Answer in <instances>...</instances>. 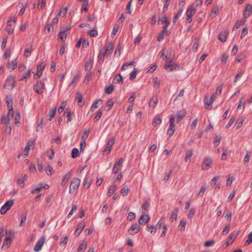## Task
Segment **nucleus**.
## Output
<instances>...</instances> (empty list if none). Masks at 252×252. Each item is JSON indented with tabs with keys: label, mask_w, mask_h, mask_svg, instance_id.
<instances>
[{
	"label": "nucleus",
	"mask_w": 252,
	"mask_h": 252,
	"mask_svg": "<svg viewBox=\"0 0 252 252\" xmlns=\"http://www.w3.org/2000/svg\"><path fill=\"white\" fill-rule=\"evenodd\" d=\"M175 126H169L168 130H167V134L170 136H171L174 133L175 131Z\"/></svg>",
	"instance_id": "52"
},
{
	"label": "nucleus",
	"mask_w": 252,
	"mask_h": 252,
	"mask_svg": "<svg viewBox=\"0 0 252 252\" xmlns=\"http://www.w3.org/2000/svg\"><path fill=\"white\" fill-rule=\"evenodd\" d=\"M80 184V180L78 178H74L72 179L70 187L69 192L72 193L74 191L78 189Z\"/></svg>",
	"instance_id": "4"
},
{
	"label": "nucleus",
	"mask_w": 252,
	"mask_h": 252,
	"mask_svg": "<svg viewBox=\"0 0 252 252\" xmlns=\"http://www.w3.org/2000/svg\"><path fill=\"white\" fill-rule=\"evenodd\" d=\"M15 86L14 77L12 76H9L5 81L3 88L7 89H12Z\"/></svg>",
	"instance_id": "2"
},
{
	"label": "nucleus",
	"mask_w": 252,
	"mask_h": 252,
	"mask_svg": "<svg viewBox=\"0 0 252 252\" xmlns=\"http://www.w3.org/2000/svg\"><path fill=\"white\" fill-rule=\"evenodd\" d=\"M13 204V201L12 200H10L7 201L5 204L3 205V206L8 210L10 209L11 207Z\"/></svg>",
	"instance_id": "44"
},
{
	"label": "nucleus",
	"mask_w": 252,
	"mask_h": 252,
	"mask_svg": "<svg viewBox=\"0 0 252 252\" xmlns=\"http://www.w3.org/2000/svg\"><path fill=\"white\" fill-rule=\"evenodd\" d=\"M182 12H183V9H181L175 14V15L174 17V19H173V24H174L176 22V21L178 19L179 17L181 16Z\"/></svg>",
	"instance_id": "48"
},
{
	"label": "nucleus",
	"mask_w": 252,
	"mask_h": 252,
	"mask_svg": "<svg viewBox=\"0 0 252 252\" xmlns=\"http://www.w3.org/2000/svg\"><path fill=\"white\" fill-rule=\"evenodd\" d=\"M228 32L225 31L222 32L219 35V39L221 42H225L227 39Z\"/></svg>",
	"instance_id": "18"
},
{
	"label": "nucleus",
	"mask_w": 252,
	"mask_h": 252,
	"mask_svg": "<svg viewBox=\"0 0 252 252\" xmlns=\"http://www.w3.org/2000/svg\"><path fill=\"white\" fill-rule=\"evenodd\" d=\"M215 98L216 96L214 94H213L209 100V103L207 102V101L208 100V98L207 97H206L205 98L204 103L207 105V107H206L207 109H211L212 108V107L211 106V107H210V106L213 103Z\"/></svg>",
	"instance_id": "15"
},
{
	"label": "nucleus",
	"mask_w": 252,
	"mask_h": 252,
	"mask_svg": "<svg viewBox=\"0 0 252 252\" xmlns=\"http://www.w3.org/2000/svg\"><path fill=\"white\" fill-rule=\"evenodd\" d=\"M186 225V221L182 220L180 221L179 225L178 226L179 229L180 230H185V226Z\"/></svg>",
	"instance_id": "40"
},
{
	"label": "nucleus",
	"mask_w": 252,
	"mask_h": 252,
	"mask_svg": "<svg viewBox=\"0 0 252 252\" xmlns=\"http://www.w3.org/2000/svg\"><path fill=\"white\" fill-rule=\"evenodd\" d=\"M105 55V54L104 53L102 50H100L98 56V63L100 64H101L103 63L104 60Z\"/></svg>",
	"instance_id": "27"
},
{
	"label": "nucleus",
	"mask_w": 252,
	"mask_h": 252,
	"mask_svg": "<svg viewBox=\"0 0 252 252\" xmlns=\"http://www.w3.org/2000/svg\"><path fill=\"white\" fill-rule=\"evenodd\" d=\"M17 65V62L15 60L14 61L11 62L9 63L8 68L13 70L16 67Z\"/></svg>",
	"instance_id": "49"
},
{
	"label": "nucleus",
	"mask_w": 252,
	"mask_h": 252,
	"mask_svg": "<svg viewBox=\"0 0 252 252\" xmlns=\"http://www.w3.org/2000/svg\"><path fill=\"white\" fill-rule=\"evenodd\" d=\"M67 34L64 33L63 31H61L58 33V37L61 40H63L64 38H66Z\"/></svg>",
	"instance_id": "59"
},
{
	"label": "nucleus",
	"mask_w": 252,
	"mask_h": 252,
	"mask_svg": "<svg viewBox=\"0 0 252 252\" xmlns=\"http://www.w3.org/2000/svg\"><path fill=\"white\" fill-rule=\"evenodd\" d=\"M56 112V108H52L49 111V113L47 115V116H48L49 117V121H51L52 120V119H53L55 117Z\"/></svg>",
	"instance_id": "31"
},
{
	"label": "nucleus",
	"mask_w": 252,
	"mask_h": 252,
	"mask_svg": "<svg viewBox=\"0 0 252 252\" xmlns=\"http://www.w3.org/2000/svg\"><path fill=\"white\" fill-rule=\"evenodd\" d=\"M116 188L117 186L116 185L111 186L109 187L108 190L107 191L108 196H110L112 194H113L115 191L116 190Z\"/></svg>",
	"instance_id": "32"
},
{
	"label": "nucleus",
	"mask_w": 252,
	"mask_h": 252,
	"mask_svg": "<svg viewBox=\"0 0 252 252\" xmlns=\"http://www.w3.org/2000/svg\"><path fill=\"white\" fill-rule=\"evenodd\" d=\"M244 118L243 117H241L237 120V122L235 124V125L236 126L237 129H238L239 128H240L242 126L243 123L244 122Z\"/></svg>",
	"instance_id": "30"
},
{
	"label": "nucleus",
	"mask_w": 252,
	"mask_h": 252,
	"mask_svg": "<svg viewBox=\"0 0 252 252\" xmlns=\"http://www.w3.org/2000/svg\"><path fill=\"white\" fill-rule=\"evenodd\" d=\"M212 164V160L210 158H205L202 165V169L203 170H207L211 167Z\"/></svg>",
	"instance_id": "11"
},
{
	"label": "nucleus",
	"mask_w": 252,
	"mask_h": 252,
	"mask_svg": "<svg viewBox=\"0 0 252 252\" xmlns=\"http://www.w3.org/2000/svg\"><path fill=\"white\" fill-rule=\"evenodd\" d=\"M79 155V150L77 148H73L71 153V157L72 158H76Z\"/></svg>",
	"instance_id": "50"
},
{
	"label": "nucleus",
	"mask_w": 252,
	"mask_h": 252,
	"mask_svg": "<svg viewBox=\"0 0 252 252\" xmlns=\"http://www.w3.org/2000/svg\"><path fill=\"white\" fill-rule=\"evenodd\" d=\"M158 102V98L157 97H153L150 101L149 102V105L150 106H152L153 107H155Z\"/></svg>",
	"instance_id": "41"
},
{
	"label": "nucleus",
	"mask_w": 252,
	"mask_h": 252,
	"mask_svg": "<svg viewBox=\"0 0 252 252\" xmlns=\"http://www.w3.org/2000/svg\"><path fill=\"white\" fill-rule=\"evenodd\" d=\"M252 13V5L248 4L246 5L243 12V16L245 19L247 18Z\"/></svg>",
	"instance_id": "7"
},
{
	"label": "nucleus",
	"mask_w": 252,
	"mask_h": 252,
	"mask_svg": "<svg viewBox=\"0 0 252 252\" xmlns=\"http://www.w3.org/2000/svg\"><path fill=\"white\" fill-rule=\"evenodd\" d=\"M147 230L149 231L152 235H155L157 230L154 225L150 226L149 224L147 225Z\"/></svg>",
	"instance_id": "34"
},
{
	"label": "nucleus",
	"mask_w": 252,
	"mask_h": 252,
	"mask_svg": "<svg viewBox=\"0 0 252 252\" xmlns=\"http://www.w3.org/2000/svg\"><path fill=\"white\" fill-rule=\"evenodd\" d=\"M32 51V45L28 44L26 45V47L25 49V56L28 57L30 56Z\"/></svg>",
	"instance_id": "23"
},
{
	"label": "nucleus",
	"mask_w": 252,
	"mask_h": 252,
	"mask_svg": "<svg viewBox=\"0 0 252 252\" xmlns=\"http://www.w3.org/2000/svg\"><path fill=\"white\" fill-rule=\"evenodd\" d=\"M45 243V237H41L36 242V244L35 245L33 250L35 252H38L40 251L42 246H43L44 244Z\"/></svg>",
	"instance_id": "5"
},
{
	"label": "nucleus",
	"mask_w": 252,
	"mask_h": 252,
	"mask_svg": "<svg viewBox=\"0 0 252 252\" xmlns=\"http://www.w3.org/2000/svg\"><path fill=\"white\" fill-rule=\"evenodd\" d=\"M236 237H237V235L235 234L231 233V234H230V235L229 236V237H228V239L225 242L226 246H228L229 245L231 244Z\"/></svg>",
	"instance_id": "24"
},
{
	"label": "nucleus",
	"mask_w": 252,
	"mask_h": 252,
	"mask_svg": "<svg viewBox=\"0 0 252 252\" xmlns=\"http://www.w3.org/2000/svg\"><path fill=\"white\" fill-rule=\"evenodd\" d=\"M5 102L7 105V108L8 111H13V100L10 96L6 95L5 96Z\"/></svg>",
	"instance_id": "10"
},
{
	"label": "nucleus",
	"mask_w": 252,
	"mask_h": 252,
	"mask_svg": "<svg viewBox=\"0 0 252 252\" xmlns=\"http://www.w3.org/2000/svg\"><path fill=\"white\" fill-rule=\"evenodd\" d=\"M137 71L135 68H134V70L133 71H132L130 73V75L129 77V80L131 81L133 80L135 78V77L137 75Z\"/></svg>",
	"instance_id": "56"
},
{
	"label": "nucleus",
	"mask_w": 252,
	"mask_h": 252,
	"mask_svg": "<svg viewBox=\"0 0 252 252\" xmlns=\"http://www.w3.org/2000/svg\"><path fill=\"white\" fill-rule=\"evenodd\" d=\"M45 172L48 175H52V172L53 170V168L51 166L48 165L46 168H45Z\"/></svg>",
	"instance_id": "64"
},
{
	"label": "nucleus",
	"mask_w": 252,
	"mask_h": 252,
	"mask_svg": "<svg viewBox=\"0 0 252 252\" xmlns=\"http://www.w3.org/2000/svg\"><path fill=\"white\" fill-rule=\"evenodd\" d=\"M102 114V112L99 109L97 112L96 116L94 118V121L97 122L101 118Z\"/></svg>",
	"instance_id": "55"
},
{
	"label": "nucleus",
	"mask_w": 252,
	"mask_h": 252,
	"mask_svg": "<svg viewBox=\"0 0 252 252\" xmlns=\"http://www.w3.org/2000/svg\"><path fill=\"white\" fill-rule=\"evenodd\" d=\"M31 71L30 69H29L27 70V71L26 73H25L23 74L22 77L21 78V79L20 80H23L24 79H27L31 76Z\"/></svg>",
	"instance_id": "51"
},
{
	"label": "nucleus",
	"mask_w": 252,
	"mask_h": 252,
	"mask_svg": "<svg viewBox=\"0 0 252 252\" xmlns=\"http://www.w3.org/2000/svg\"><path fill=\"white\" fill-rule=\"evenodd\" d=\"M113 81L118 83H120V82L123 83V77L121 74H119L118 75H116L114 77Z\"/></svg>",
	"instance_id": "46"
},
{
	"label": "nucleus",
	"mask_w": 252,
	"mask_h": 252,
	"mask_svg": "<svg viewBox=\"0 0 252 252\" xmlns=\"http://www.w3.org/2000/svg\"><path fill=\"white\" fill-rule=\"evenodd\" d=\"M192 155H193V151L192 150L188 151L187 153L186 154V157H185V161L187 162L188 161H189L190 160V158L192 157Z\"/></svg>",
	"instance_id": "42"
},
{
	"label": "nucleus",
	"mask_w": 252,
	"mask_h": 252,
	"mask_svg": "<svg viewBox=\"0 0 252 252\" xmlns=\"http://www.w3.org/2000/svg\"><path fill=\"white\" fill-rule=\"evenodd\" d=\"M150 216L148 215H143L141 216L139 220V224L144 225L147 223L150 220Z\"/></svg>",
	"instance_id": "14"
},
{
	"label": "nucleus",
	"mask_w": 252,
	"mask_h": 252,
	"mask_svg": "<svg viewBox=\"0 0 252 252\" xmlns=\"http://www.w3.org/2000/svg\"><path fill=\"white\" fill-rule=\"evenodd\" d=\"M4 125H5L4 132L7 135H10L11 132V126L10 124Z\"/></svg>",
	"instance_id": "43"
},
{
	"label": "nucleus",
	"mask_w": 252,
	"mask_h": 252,
	"mask_svg": "<svg viewBox=\"0 0 252 252\" xmlns=\"http://www.w3.org/2000/svg\"><path fill=\"white\" fill-rule=\"evenodd\" d=\"M90 132H91V130L90 129H86L84 130V131L81 136V140H82L83 143H84V141H86Z\"/></svg>",
	"instance_id": "28"
},
{
	"label": "nucleus",
	"mask_w": 252,
	"mask_h": 252,
	"mask_svg": "<svg viewBox=\"0 0 252 252\" xmlns=\"http://www.w3.org/2000/svg\"><path fill=\"white\" fill-rule=\"evenodd\" d=\"M161 122V119L158 115H156L153 120V124H155V126L159 125Z\"/></svg>",
	"instance_id": "39"
},
{
	"label": "nucleus",
	"mask_w": 252,
	"mask_h": 252,
	"mask_svg": "<svg viewBox=\"0 0 252 252\" xmlns=\"http://www.w3.org/2000/svg\"><path fill=\"white\" fill-rule=\"evenodd\" d=\"M27 213H25V214L21 215V220L19 223L20 226H22L23 223H24L27 220Z\"/></svg>",
	"instance_id": "58"
},
{
	"label": "nucleus",
	"mask_w": 252,
	"mask_h": 252,
	"mask_svg": "<svg viewBox=\"0 0 252 252\" xmlns=\"http://www.w3.org/2000/svg\"><path fill=\"white\" fill-rule=\"evenodd\" d=\"M16 21V17H10V19L7 22V25L11 26L13 24H14Z\"/></svg>",
	"instance_id": "63"
},
{
	"label": "nucleus",
	"mask_w": 252,
	"mask_h": 252,
	"mask_svg": "<svg viewBox=\"0 0 252 252\" xmlns=\"http://www.w3.org/2000/svg\"><path fill=\"white\" fill-rule=\"evenodd\" d=\"M166 61V63L164 66V68L165 69H167L169 68L168 71L172 72L173 70L176 69V67H173V65L174 64L172 60H170L169 61Z\"/></svg>",
	"instance_id": "13"
},
{
	"label": "nucleus",
	"mask_w": 252,
	"mask_h": 252,
	"mask_svg": "<svg viewBox=\"0 0 252 252\" xmlns=\"http://www.w3.org/2000/svg\"><path fill=\"white\" fill-rule=\"evenodd\" d=\"M114 102L112 99H109L107 102L106 107H108L107 109V111L110 109L111 107L113 105Z\"/></svg>",
	"instance_id": "62"
},
{
	"label": "nucleus",
	"mask_w": 252,
	"mask_h": 252,
	"mask_svg": "<svg viewBox=\"0 0 252 252\" xmlns=\"http://www.w3.org/2000/svg\"><path fill=\"white\" fill-rule=\"evenodd\" d=\"M45 0H39V3L37 7L39 8V9H41L45 7Z\"/></svg>",
	"instance_id": "53"
},
{
	"label": "nucleus",
	"mask_w": 252,
	"mask_h": 252,
	"mask_svg": "<svg viewBox=\"0 0 252 252\" xmlns=\"http://www.w3.org/2000/svg\"><path fill=\"white\" fill-rule=\"evenodd\" d=\"M64 114H66V116L67 117V123H68L72 120V114L70 111H68V109H66Z\"/></svg>",
	"instance_id": "37"
},
{
	"label": "nucleus",
	"mask_w": 252,
	"mask_h": 252,
	"mask_svg": "<svg viewBox=\"0 0 252 252\" xmlns=\"http://www.w3.org/2000/svg\"><path fill=\"white\" fill-rule=\"evenodd\" d=\"M149 206L150 203L148 201H145L142 204V208L143 210L148 211Z\"/></svg>",
	"instance_id": "54"
},
{
	"label": "nucleus",
	"mask_w": 252,
	"mask_h": 252,
	"mask_svg": "<svg viewBox=\"0 0 252 252\" xmlns=\"http://www.w3.org/2000/svg\"><path fill=\"white\" fill-rule=\"evenodd\" d=\"M35 143L34 140H30L28 142L26 147L22 152V155L27 156L29 154L31 147Z\"/></svg>",
	"instance_id": "12"
},
{
	"label": "nucleus",
	"mask_w": 252,
	"mask_h": 252,
	"mask_svg": "<svg viewBox=\"0 0 252 252\" xmlns=\"http://www.w3.org/2000/svg\"><path fill=\"white\" fill-rule=\"evenodd\" d=\"M178 212L179 209L178 208H176L174 209L170 217V220L171 221L176 220Z\"/></svg>",
	"instance_id": "21"
},
{
	"label": "nucleus",
	"mask_w": 252,
	"mask_h": 252,
	"mask_svg": "<svg viewBox=\"0 0 252 252\" xmlns=\"http://www.w3.org/2000/svg\"><path fill=\"white\" fill-rule=\"evenodd\" d=\"M87 241L85 240H83L82 243H81L79 246L78 252H83L87 247Z\"/></svg>",
	"instance_id": "29"
},
{
	"label": "nucleus",
	"mask_w": 252,
	"mask_h": 252,
	"mask_svg": "<svg viewBox=\"0 0 252 252\" xmlns=\"http://www.w3.org/2000/svg\"><path fill=\"white\" fill-rule=\"evenodd\" d=\"M113 48V44L112 42L109 43V45L106 47V49L104 51H103L105 54L109 56L111 54L112 50Z\"/></svg>",
	"instance_id": "26"
},
{
	"label": "nucleus",
	"mask_w": 252,
	"mask_h": 252,
	"mask_svg": "<svg viewBox=\"0 0 252 252\" xmlns=\"http://www.w3.org/2000/svg\"><path fill=\"white\" fill-rule=\"evenodd\" d=\"M13 117V111H8L6 117H5L4 124H10V121Z\"/></svg>",
	"instance_id": "19"
},
{
	"label": "nucleus",
	"mask_w": 252,
	"mask_h": 252,
	"mask_svg": "<svg viewBox=\"0 0 252 252\" xmlns=\"http://www.w3.org/2000/svg\"><path fill=\"white\" fill-rule=\"evenodd\" d=\"M92 178L89 173H87L84 179V188L85 189H88L92 183Z\"/></svg>",
	"instance_id": "9"
},
{
	"label": "nucleus",
	"mask_w": 252,
	"mask_h": 252,
	"mask_svg": "<svg viewBox=\"0 0 252 252\" xmlns=\"http://www.w3.org/2000/svg\"><path fill=\"white\" fill-rule=\"evenodd\" d=\"M103 102V101L101 99H98L94 101V102L93 103L91 110L92 111H94V110L98 107L97 104H101Z\"/></svg>",
	"instance_id": "25"
},
{
	"label": "nucleus",
	"mask_w": 252,
	"mask_h": 252,
	"mask_svg": "<svg viewBox=\"0 0 252 252\" xmlns=\"http://www.w3.org/2000/svg\"><path fill=\"white\" fill-rule=\"evenodd\" d=\"M169 34V32L167 29H166L165 27H162V30L159 33L157 38V40L158 42H160L164 38L165 36H167Z\"/></svg>",
	"instance_id": "8"
},
{
	"label": "nucleus",
	"mask_w": 252,
	"mask_h": 252,
	"mask_svg": "<svg viewBox=\"0 0 252 252\" xmlns=\"http://www.w3.org/2000/svg\"><path fill=\"white\" fill-rule=\"evenodd\" d=\"M54 31V28L50 25H47L44 28V32L47 33Z\"/></svg>",
	"instance_id": "47"
},
{
	"label": "nucleus",
	"mask_w": 252,
	"mask_h": 252,
	"mask_svg": "<svg viewBox=\"0 0 252 252\" xmlns=\"http://www.w3.org/2000/svg\"><path fill=\"white\" fill-rule=\"evenodd\" d=\"M228 58V56L226 54L223 53L221 56V63L223 64H225Z\"/></svg>",
	"instance_id": "61"
},
{
	"label": "nucleus",
	"mask_w": 252,
	"mask_h": 252,
	"mask_svg": "<svg viewBox=\"0 0 252 252\" xmlns=\"http://www.w3.org/2000/svg\"><path fill=\"white\" fill-rule=\"evenodd\" d=\"M129 189L128 187L125 184L122 186V188L121 190V193L123 194L124 196H126L128 194Z\"/></svg>",
	"instance_id": "22"
},
{
	"label": "nucleus",
	"mask_w": 252,
	"mask_h": 252,
	"mask_svg": "<svg viewBox=\"0 0 252 252\" xmlns=\"http://www.w3.org/2000/svg\"><path fill=\"white\" fill-rule=\"evenodd\" d=\"M140 229V227L139 224L138 223H133L129 229L128 230V232L130 235H134L137 233Z\"/></svg>",
	"instance_id": "6"
},
{
	"label": "nucleus",
	"mask_w": 252,
	"mask_h": 252,
	"mask_svg": "<svg viewBox=\"0 0 252 252\" xmlns=\"http://www.w3.org/2000/svg\"><path fill=\"white\" fill-rule=\"evenodd\" d=\"M68 239V237L67 236L62 237L60 240V245L61 246H64L67 243Z\"/></svg>",
	"instance_id": "36"
},
{
	"label": "nucleus",
	"mask_w": 252,
	"mask_h": 252,
	"mask_svg": "<svg viewBox=\"0 0 252 252\" xmlns=\"http://www.w3.org/2000/svg\"><path fill=\"white\" fill-rule=\"evenodd\" d=\"M33 89L36 93L42 94L45 90V85L43 82L40 80L37 81L33 86Z\"/></svg>",
	"instance_id": "3"
},
{
	"label": "nucleus",
	"mask_w": 252,
	"mask_h": 252,
	"mask_svg": "<svg viewBox=\"0 0 252 252\" xmlns=\"http://www.w3.org/2000/svg\"><path fill=\"white\" fill-rule=\"evenodd\" d=\"M195 11L196 8L195 7V5H191L188 8L186 11V23H190L191 22V17L195 13Z\"/></svg>",
	"instance_id": "1"
},
{
	"label": "nucleus",
	"mask_w": 252,
	"mask_h": 252,
	"mask_svg": "<svg viewBox=\"0 0 252 252\" xmlns=\"http://www.w3.org/2000/svg\"><path fill=\"white\" fill-rule=\"evenodd\" d=\"M245 22H246V19H245V18L244 19H242L241 20L237 21L236 22L235 26H234L233 29L235 28V29L239 28L240 26L244 25Z\"/></svg>",
	"instance_id": "35"
},
{
	"label": "nucleus",
	"mask_w": 252,
	"mask_h": 252,
	"mask_svg": "<svg viewBox=\"0 0 252 252\" xmlns=\"http://www.w3.org/2000/svg\"><path fill=\"white\" fill-rule=\"evenodd\" d=\"M114 90V87L112 84L110 85L105 89V92L107 94H111Z\"/></svg>",
	"instance_id": "45"
},
{
	"label": "nucleus",
	"mask_w": 252,
	"mask_h": 252,
	"mask_svg": "<svg viewBox=\"0 0 252 252\" xmlns=\"http://www.w3.org/2000/svg\"><path fill=\"white\" fill-rule=\"evenodd\" d=\"M69 177H70L69 173H67L64 175V176L62 181V182H61L62 186L63 187L64 186H65V185L66 184L68 180H69Z\"/></svg>",
	"instance_id": "33"
},
{
	"label": "nucleus",
	"mask_w": 252,
	"mask_h": 252,
	"mask_svg": "<svg viewBox=\"0 0 252 252\" xmlns=\"http://www.w3.org/2000/svg\"><path fill=\"white\" fill-rule=\"evenodd\" d=\"M186 112L185 110H182L178 111L177 112V119L176 121L177 123H179L185 117Z\"/></svg>",
	"instance_id": "16"
},
{
	"label": "nucleus",
	"mask_w": 252,
	"mask_h": 252,
	"mask_svg": "<svg viewBox=\"0 0 252 252\" xmlns=\"http://www.w3.org/2000/svg\"><path fill=\"white\" fill-rule=\"evenodd\" d=\"M76 100L77 101L79 106L80 107H82L84 104V102L83 101V95L80 93H77L76 94Z\"/></svg>",
	"instance_id": "20"
},
{
	"label": "nucleus",
	"mask_w": 252,
	"mask_h": 252,
	"mask_svg": "<svg viewBox=\"0 0 252 252\" xmlns=\"http://www.w3.org/2000/svg\"><path fill=\"white\" fill-rule=\"evenodd\" d=\"M85 226V224L84 222H81L79 223L77 227L75 230V235L78 236L81 232L82 231V230L84 229V227Z\"/></svg>",
	"instance_id": "17"
},
{
	"label": "nucleus",
	"mask_w": 252,
	"mask_h": 252,
	"mask_svg": "<svg viewBox=\"0 0 252 252\" xmlns=\"http://www.w3.org/2000/svg\"><path fill=\"white\" fill-rule=\"evenodd\" d=\"M88 5V0H85V2L82 4L81 12L82 13L83 11L88 12V8H87V5Z\"/></svg>",
	"instance_id": "38"
},
{
	"label": "nucleus",
	"mask_w": 252,
	"mask_h": 252,
	"mask_svg": "<svg viewBox=\"0 0 252 252\" xmlns=\"http://www.w3.org/2000/svg\"><path fill=\"white\" fill-rule=\"evenodd\" d=\"M45 67V64L44 63H41L37 66V70L42 72Z\"/></svg>",
	"instance_id": "60"
},
{
	"label": "nucleus",
	"mask_w": 252,
	"mask_h": 252,
	"mask_svg": "<svg viewBox=\"0 0 252 252\" xmlns=\"http://www.w3.org/2000/svg\"><path fill=\"white\" fill-rule=\"evenodd\" d=\"M120 54H121V46L120 44H119L117 45V46L116 48L115 53H114V56L115 57H118L120 56Z\"/></svg>",
	"instance_id": "57"
}]
</instances>
